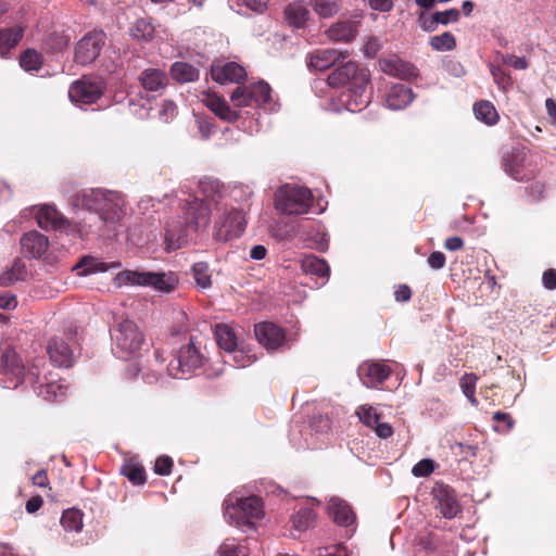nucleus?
Masks as SVG:
<instances>
[{"label": "nucleus", "mask_w": 556, "mask_h": 556, "mask_svg": "<svg viewBox=\"0 0 556 556\" xmlns=\"http://www.w3.org/2000/svg\"><path fill=\"white\" fill-rule=\"evenodd\" d=\"M42 357L35 358L26 369L13 349H5L1 357L0 386L15 389L25 383L46 401H55L64 396L68 384L63 379H55L51 371L46 370Z\"/></svg>", "instance_id": "nucleus-1"}, {"label": "nucleus", "mask_w": 556, "mask_h": 556, "mask_svg": "<svg viewBox=\"0 0 556 556\" xmlns=\"http://www.w3.org/2000/svg\"><path fill=\"white\" fill-rule=\"evenodd\" d=\"M182 215L169 217L165 222L164 237L166 249L175 251L186 245L210 224L214 211L199 197H190L182 204Z\"/></svg>", "instance_id": "nucleus-2"}, {"label": "nucleus", "mask_w": 556, "mask_h": 556, "mask_svg": "<svg viewBox=\"0 0 556 556\" xmlns=\"http://www.w3.org/2000/svg\"><path fill=\"white\" fill-rule=\"evenodd\" d=\"M369 81V71L355 62L349 61L338 66L328 76V86L346 87V91L341 96L340 103H330L327 109L336 112L344 109L352 113L362 111L370 102V92L367 90Z\"/></svg>", "instance_id": "nucleus-3"}, {"label": "nucleus", "mask_w": 556, "mask_h": 556, "mask_svg": "<svg viewBox=\"0 0 556 556\" xmlns=\"http://www.w3.org/2000/svg\"><path fill=\"white\" fill-rule=\"evenodd\" d=\"M73 210L96 214L98 228L115 225L126 214L125 201L121 193L104 189H85L73 194L68 200Z\"/></svg>", "instance_id": "nucleus-4"}, {"label": "nucleus", "mask_w": 556, "mask_h": 556, "mask_svg": "<svg viewBox=\"0 0 556 556\" xmlns=\"http://www.w3.org/2000/svg\"><path fill=\"white\" fill-rule=\"evenodd\" d=\"M224 516L227 521L240 528H254V520L264 516L263 503L260 497L251 495L240 497L237 494H229L223 504Z\"/></svg>", "instance_id": "nucleus-5"}, {"label": "nucleus", "mask_w": 556, "mask_h": 556, "mask_svg": "<svg viewBox=\"0 0 556 556\" xmlns=\"http://www.w3.org/2000/svg\"><path fill=\"white\" fill-rule=\"evenodd\" d=\"M116 285L148 287L160 293H170L175 290L178 279L174 273L124 270L115 278Z\"/></svg>", "instance_id": "nucleus-6"}, {"label": "nucleus", "mask_w": 556, "mask_h": 556, "mask_svg": "<svg viewBox=\"0 0 556 556\" xmlns=\"http://www.w3.org/2000/svg\"><path fill=\"white\" fill-rule=\"evenodd\" d=\"M230 100L235 106L254 105L268 113L276 112L279 109L278 102L271 96L270 86L264 80L244 87H237L231 93Z\"/></svg>", "instance_id": "nucleus-7"}, {"label": "nucleus", "mask_w": 556, "mask_h": 556, "mask_svg": "<svg viewBox=\"0 0 556 556\" xmlns=\"http://www.w3.org/2000/svg\"><path fill=\"white\" fill-rule=\"evenodd\" d=\"M31 210L35 211L37 225L41 229L64 231L66 233L73 232L79 238H84V235L94 231L92 225H88L85 220L73 226L70 219L58 211L54 205L42 204L37 207L35 206Z\"/></svg>", "instance_id": "nucleus-8"}, {"label": "nucleus", "mask_w": 556, "mask_h": 556, "mask_svg": "<svg viewBox=\"0 0 556 556\" xmlns=\"http://www.w3.org/2000/svg\"><path fill=\"white\" fill-rule=\"evenodd\" d=\"M113 341V353L123 359L136 355L143 342L144 337L140 328L130 319H123L111 330Z\"/></svg>", "instance_id": "nucleus-9"}, {"label": "nucleus", "mask_w": 556, "mask_h": 556, "mask_svg": "<svg viewBox=\"0 0 556 556\" xmlns=\"http://www.w3.org/2000/svg\"><path fill=\"white\" fill-rule=\"evenodd\" d=\"M245 229V218L241 210L225 206L214 212L212 238L215 242L226 243L240 238Z\"/></svg>", "instance_id": "nucleus-10"}, {"label": "nucleus", "mask_w": 556, "mask_h": 556, "mask_svg": "<svg viewBox=\"0 0 556 556\" xmlns=\"http://www.w3.org/2000/svg\"><path fill=\"white\" fill-rule=\"evenodd\" d=\"M313 195L309 189L301 186L285 185L275 195V207L282 214H306L312 206Z\"/></svg>", "instance_id": "nucleus-11"}, {"label": "nucleus", "mask_w": 556, "mask_h": 556, "mask_svg": "<svg viewBox=\"0 0 556 556\" xmlns=\"http://www.w3.org/2000/svg\"><path fill=\"white\" fill-rule=\"evenodd\" d=\"M204 356L192 339L180 348L178 354L167 366V372L175 379H182L203 365Z\"/></svg>", "instance_id": "nucleus-12"}, {"label": "nucleus", "mask_w": 556, "mask_h": 556, "mask_svg": "<svg viewBox=\"0 0 556 556\" xmlns=\"http://www.w3.org/2000/svg\"><path fill=\"white\" fill-rule=\"evenodd\" d=\"M102 92L103 85L100 79L84 76L71 85L68 97L76 104H91L102 96Z\"/></svg>", "instance_id": "nucleus-13"}, {"label": "nucleus", "mask_w": 556, "mask_h": 556, "mask_svg": "<svg viewBox=\"0 0 556 556\" xmlns=\"http://www.w3.org/2000/svg\"><path fill=\"white\" fill-rule=\"evenodd\" d=\"M105 41L103 31H92L84 36L76 46L75 60L77 63L90 64L99 55Z\"/></svg>", "instance_id": "nucleus-14"}, {"label": "nucleus", "mask_w": 556, "mask_h": 556, "mask_svg": "<svg viewBox=\"0 0 556 556\" xmlns=\"http://www.w3.org/2000/svg\"><path fill=\"white\" fill-rule=\"evenodd\" d=\"M432 495L435 508L444 518L453 519L462 511L456 494L448 485L437 483L432 489Z\"/></svg>", "instance_id": "nucleus-15"}, {"label": "nucleus", "mask_w": 556, "mask_h": 556, "mask_svg": "<svg viewBox=\"0 0 556 556\" xmlns=\"http://www.w3.org/2000/svg\"><path fill=\"white\" fill-rule=\"evenodd\" d=\"M327 509L336 525L346 528L351 533L354 532L356 516L344 500L337 496L330 497Z\"/></svg>", "instance_id": "nucleus-16"}, {"label": "nucleus", "mask_w": 556, "mask_h": 556, "mask_svg": "<svg viewBox=\"0 0 556 556\" xmlns=\"http://www.w3.org/2000/svg\"><path fill=\"white\" fill-rule=\"evenodd\" d=\"M358 377L367 388H376L389 378L391 369L379 362H365L357 369Z\"/></svg>", "instance_id": "nucleus-17"}, {"label": "nucleus", "mask_w": 556, "mask_h": 556, "mask_svg": "<svg viewBox=\"0 0 556 556\" xmlns=\"http://www.w3.org/2000/svg\"><path fill=\"white\" fill-rule=\"evenodd\" d=\"M199 191L203 200L214 212L228 206L225 201V190L223 185L213 178H205L200 181Z\"/></svg>", "instance_id": "nucleus-18"}, {"label": "nucleus", "mask_w": 556, "mask_h": 556, "mask_svg": "<svg viewBox=\"0 0 556 556\" xmlns=\"http://www.w3.org/2000/svg\"><path fill=\"white\" fill-rule=\"evenodd\" d=\"M254 332L257 341L268 351L278 350L285 342L281 328L273 323L265 321L255 325Z\"/></svg>", "instance_id": "nucleus-19"}, {"label": "nucleus", "mask_w": 556, "mask_h": 556, "mask_svg": "<svg viewBox=\"0 0 556 556\" xmlns=\"http://www.w3.org/2000/svg\"><path fill=\"white\" fill-rule=\"evenodd\" d=\"M212 78L219 84L240 83L245 78V70L236 62L214 64L211 68Z\"/></svg>", "instance_id": "nucleus-20"}, {"label": "nucleus", "mask_w": 556, "mask_h": 556, "mask_svg": "<svg viewBox=\"0 0 556 556\" xmlns=\"http://www.w3.org/2000/svg\"><path fill=\"white\" fill-rule=\"evenodd\" d=\"M21 248L27 257L39 258L48 251L49 240L37 230H31L21 238Z\"/></svg>", "instance_id": "nucleus-21"}, {"label": "nucleus", "mask_w": 556, "mask_h": 556, "mask_svg": "<svg viewBox=\"0 0 556 556\" xmlns=\"http://www.w3.org/2000/svg\"><path fill=\"white\" fill-rule=\"evenodd\" d=\"M379 65L383 73L402 79L414 78L418 75V71L413 64L404 62L395 55L381 60Z\"/></svg>", "instance_id": "nucleus-22"}, {"label": "nucleus", "mask_w": 556, "mask_h": 556, "mask_svg": "<svg viewBox=\"0 0 556 556\" xmlns=\"http://www.w3.org/2000/svg\"><path fill=\"white\" fill-rule=\"evenodd\" d=\"M527 149L523 147H514L503 155V166L505 172L516 180H521V170L526 165Z\"/></svg>", "instance_id": "nucleus-23"}, {"label": "nucleus", "mask_w": 556, "mask_h": 556, "mask_svg": "<svg viewBox=\"0 0 556 556\" xmlns=\"http://www.w3.org/2000/svg\"><path fill=\"white\" fill-rule=\"evenodd\" d=\"M47 352L52 363L62 367H70L74 361L73 350L63 338H53L47 345Z\"/></svg>", "instance_id": "nucleus-24"}, {"label": "nucleus", "mask_w": 556, "mask_h": 556, "mask_svg": "<svg viewBox=\"0 0 556 556\" xmlns=\"http://www.w3.org/2000/svg\"><path fill=\"white\" fill-rule=\"evenodd\" d=\"M415 98L413 90L403 85H393L386 94V105L393 111L408 106Z\"/></svg>", "instance_id": "nucleus-25"}, {"label": "nucleus", "mask_w": 556, "mask_h": 556, "mask_svg": "<svg viewBox=\"0 0 556 556\" xmlns=\"http://www.w3.org/2000/svg\"><path fill=\"white\" fill-rule=\"evenodd\" d=\"M340 59H344L342 52L334 49H319L309 54L308 66L316 71H326Z\"/></svg>", "instance_id": "nucleus-26"}, {"label": "nucleus", "mask_w": 556, "mask_h": 556, "mask_svg": "<svg viewBox=\"0 0 556 556\" xmlns=\"http://www.w3.org/2000/svg\"><path fill=\"white\" fill-rule=\"evenodd\" d=\"M202 101L207 109L225 122L233 123L239 118L238 112L231 110L227 101L216 94H206Z\"/></svg>", "instance_id": "nucleus-27"}, {"label": "nucleus", "mask_w": 556, "mask_h": 556, "mask_svg": "<svg viewBox=\"0 0 556 556\" xmlns=\"http://www.w3.org/2000/svg\"><path fill=\"white\" fill-rule=\"evenodd\" d=\"M140 83L146 90L156 92L166 87L168 78L160 68H147L140 75Z\"/></svg>", "instance_id": "nucleus-28"}, {"label": "nucleus", "mask_w": 556, "mask_h": 556, "mask_svg": "<svg viewBox=\"0 0 556 556\" xmlns=\"http://www.w3.org/2000/svg\"><path fill=\"white\" fill-rule=\"evenodd\" d=\"M301 268L304 273L309 275H315L319 278H324L325 283L330 274V267L327 262L323 258H319L315 255H307L301 262Z\"/></svg>", "instance_id": "nucleus-29"}, {"label": "nucleus", "mask_w": 556, "mask_h": 556, "mask_svg": "<svg viewBox=\"0 0 556 556\" xmlns=\"http://www.w3.org/2000/svg\"><path fill=\"white\" fill-rule=\"evenodd\" d=\"M308 16V9L300 1L290 3L285 10L286 21L294 28L303 27L306 24Z\"/></svg>", "instance_id": "nucleus-30"}, {"label": "nucleus", "mask_w": 556, "mask_h": 556, "mask_svg": "<svg viewBox=\"0 0 556 556\" xmlns=\"http://www.w3.org/2000/svg\"><path fill=\"white\" fill-rule=\"evenodd\" d=\"M214 334L218 346L226 353V355L237 348L238 338L232 327L225 324L217 325L215 327Z\"/></svg>", "instance_id": "nucleus-31"}, {"label": "nucleus", "mask_w": 556, "mask_h": 556, "mask_svg": "<svg viewBox=\"0 0 556 556\" xmlns=\"http://www.w3.org/2000/svg\"><path fill=\"white\" fill-rule=\"evenodd\" d=\"M24 29L20 26L0 29V56L8 55L20 40L23 38Z\"/></svg>", "instance_id": "nucleus-32"}, {"label": "nucleus", "mask_w": 556, "mask_h": 556, "mask_svg": "<svg viewBox=\"0 0 556 556\" xmlns=\"http://www.w3.org/2000/svg\"><path fill=\"white\" fill-rule=\"evenodd\" d=\"M27 277V269L25 262L16 258L12 266L0 274V286L8 287L18 280H24Z\"/></svg>", "instance_id": "nucleus-33"}, {"label": "nucleus", "mask_w": 556, "mask_h": 556, "mask_svg": "<svg viewBox=\"0 0 556 556\" xmlns=\"http://www.w3.org/2000/svg\"><path fill=\"white\" fill-rule=\"evenodd\" d=\"M333 41H350L356 36V27L351 22H338L327 30Z\"/></svg>", "instance_id": "nucleus-34"}, {"label": "nucleus", "mask_w": 556, "mask_h": 556, "mask_svg": "<svg viewBox=\"0 0 556 556\" xmlns=\"http://www.w3.org/2000/svg\"><path fill=\"white\" fill-rule=\"evenodd\" d=\"M119 266V263L108 264L96 257L89 256L84 257L76 268L81 269V275H90L94 273H104L108 271L110 268H117Z\"/></svg>", "instance_id": "nucleus-35"}, {"label": "nucleus", "mask_w": 556, "mask_h": 556, "mask_svg": "<svg viewBox=\"0 0 556 556\" xmlns=\"http://www.w3.org/2000/svg\"><path fill=\"white\" fill-rule=\"evenodd\" d=\"M172 77L180 83H189L198 79L199 71L186 63V62H175L170 67Z\"/></svg>", "instance_id": "nucleus-36"}, {"label": "nucleus", "mask_w": 556, "mask_h": 556, "mask_svg": "<svg viewBox=\"0 0 556 556\" xmlns=\"http://www.w3.org/2000/svg\"><path fill=\"white\" fill-rule=\"evenodd\" d=\"M473 113L477 119L486 125H494L498 121V114L490 101H480L473 105Z\"/></svg>", "instance_id": "nucleus-37"}, {"label": "nucleus", "mask_w": 556, "mask_h": 556, "mask_svg": "<svg viewBox=\"0 0 556 556\" xmlns=\"http://www.w3.org/2000/svg\"><path fill=\"white\" fill-rule=\"evenodd\" d=\"M250 549L236 539H226L218 547L217 556H248Z\"/></svg>", "instance_id": "nucleus-38"}, {"label": "nucleus", "mask_w": 556, "mask_h": 556, "mask_svg": "<svg viewBox=\"0 0 556 556\" xmlns=\"http://www.w3.org/2000/svg\"><path fill=\"white\" fill-rule=\"evenodd\" d=\"M255 362L254 355L244 351L243 348H235L233 351H230L227 355H225V363L232 364L236 368H245Z\"/></svg>", "instance_id": "nucleus-39"}, {"label": "nucleus", "mask_w": 556, "mask_h": 556, "mask_svg": "<svg viewBox=\"0 0 556 556\" xmlns=\"http://www.w3.org/2000/svg\"><path fill=\"white\" fill-rule=\"evenodd\" d=\"M61 525L65 531H81L84 525L83 513L75 508L64 510L61 517Z\"/></svg>", "instance_id": "nucleus-40"}, {"label": "nucleus", "mask_w": 556, "mask_h": 556, "mask_svg": "<svg viewBox=\"0 0 556 556\" xmlns=\"http://www.w3.org/2000/svg\"><path fill=\"white\" fill-rule=\"evenodd\" d=\"M429 45L434 51L447 52L456 48V39L452 33L445 31L430 37Z\"/></svg>", "instance_id": "nucleus-41"}, {"label": "nucleus", "mask_w": 556, "mask_h": 556, "mask_svg": "<svg viewBox=\"0 0 556 556\" xmlns=\"http://www.w3.org/2000/svg\"><path fill=\"white\" fill-rule=\"evenodd\" d=\"M195 285L201 289H208L212 286V276L207 263L198 262L191 268Z\"/></svg>", "instance_id": "nucleus-42"}, {"label": "nucleus", "mask_w": 556, "mask_h": 556, "mask_svg": "<svg viewBox=\"0 0 556 556\" xmlns=\"http://www.w3.org/2000/svg\"><path fill=\"white\" fill-rule=\"evenodd\" d=\"M154 31V26L146 18L138 20L130 28L131 37L139 41H149L153 38Z\"/></svg>", "instance_id": "nucleus-43"}, {"label": "nucleus", "mask_w": 556, "mask_h": 556, "mask_svg": "<svg viewBox=\"0 0 556 556\" xmlns=\"http://www.w3.org/2000/svg\"><path fill=\"white\" fill-rule=\"evenodd\" d=\"M20 65L26 72H37L42 65V56L35 49H27L20 56Z\"/></svg>", "instance_id": "nucleus-44"}, {"label": "nucleus", "mask_w": 556, "mask_h": 556, "mask_svg": "<svg viewBox=\"0 0 556 556\" xmlns=\"http://www.w3.org/2000/svg\"><path fill=\"white\" fill-rule=\"evenodd\" d=\"M316 514L311 508H301L292 517L293 527L298 531H306L314 526Z\"/></svg>", "instance_id": "nucleus-45"}, {"label": "nucleus", "mask_w": 556, "mask_h": 556, "mask_svg": "<svg viewBox=\"0 0 556 556\" xmlns=\"http://www.w3.org/2000/svg\"><path fill=\"white\" fill-rule=\"evenodd\" d=\"M121 472L128 478V480L135 484L140 485L146 481V472L142 465L137 463H126L122 468Z\"/></svg>", "instance_id": "nucleus-46"}, {"label": "nucleus", "mask_w": 556, "mask_h": 556, "mask_svg": "<svg viewBox=\"0 0 556 556\" xmlns=\"http://www.w3.org/2000/svg\"><path fill=\"white\" fill-rule=\"evenodd\" d=\"M315 12L324 18L334 15L339 11L338 0H312Z\"/></svg>", "instance_id": "nucleus-47"}, {"label": "nucleus", "mask_w": 556, "mask_h": 556, "mask_svg": "<svg viewBox=\"0 0 556 556\" xmlns=\"http://www.w3.org/2000/svg\"><path fill=\"white\" fill-rule=\"evenodd\" d=\"M356 415L359 420L371 430L380 420V415L372 408V406L366 404L357 408Z\"/></svg>", "instance_id": "nucleus-48"}, {"label": "nucleus", "mask_w": 556, "mask_h": 556, "mask_svg": "<svg viewBox=\"0 0 556 556\" xmlns=\"http://www.w3.org/2000/svg\"><path fill=\"white\" fill-rule=\"evenodd\" d=\"M477 380H478V378L473 374H466L460 379V388L463 390V393L465 394V396L469 400V402L472 405L478 404V401L475 396Z\"/></svg>", "instance_id": "nucleus-49"}, {"label": "nucleus", "mask_w": 556, "mask_h": 556, "mask_svg": "<svg viewBox=\"0 0 556 556\" xmlns=\"http://www.w3.org/2000/svg\"><path fill=\"white\" fill-rule=\"evenodd\" d=\"M435 469V464L432 459L425 458L419 460L412 469V473L416 478H425L430 476Z\"/></svg>", "instance_id": "nucleus-50"}, {"label": "nucleus", "mask_w": 556, "mask_h": 556, "mask_svg": "<svg viewBox=\"0 0 556 556\" xmlns=\"http://www.w3.org/2000/svg\"><path fill=\"white\" fill-rule=\"evenodd\" d=\"M435 20L441 25H448L450 23H456L459 20L460 13L457 9H448L446 11L434 12Z\"/></svg>", "instance_id": "nucleus-51"}, {"label": "nucleus", "mask_w": 556, "mask_h": 556, "mask_svg": "<svg viewBox=\"0 0 556 556\" xmlns=\"http://www.w3.org/2000/svg\"><path fill=\"white\" fill-rule=\"evenodd\" d=\"M316 556H349L348 547L343 544L319 547Z\"/></svg>", "instance_id": "nucleus-52"}, {"label": "nucleus", "mask_w": 556, "mask_h": 556, "mask_svg": "<svg viewBox=\"0 0 556 556\" xmlns=\"http://www.w3.org/2000/svg\"><path fill=\"white\" fill-rule=\"evenodd\" d=\"M159 114H160V118L164 123H168L176 116L177 105L170 100H165L162 102L161 110H160Z\"/></svg>", "instance_id": "nucleus-53"}, {"label": "nucleus", "mask_w": 556, "mask_h": 556, "mask_svg": "<svg viewBox=\"0 0 556 556\" xmlns=\"http://www.w3.org/2000/svg\"><path fill=\"white\" fill-rule=\"evenodd\" d=\"M418 22L421 29L427 33L435 31L440 24L439 21L435 20L434 13H432L431 15H426L424 13L420 14V16L418 17Z\"/></svg>", "instance_id": "nucleus-54"}, {"label": "nucleus", "mask_w": 556, "mask_h": 556, "mask_svg": "<svg viewBox=\"0 0 556 556\" xmlns=\"http://www.w3.org/2000/svg\"><path fill=\"white\" fill-rule=\"evenodd\" d=\"M173 460L168 456H161L156 459L154 471L160 476H168L172 471Z\"/></svg>", "instance_id": "nucleus-55"}, {"label": "nucleus", "mask_w": 556, "mask_h": 556, "mask_svg": "<svg viewBox=\"0 0 556 556\" xmlns=\"http://www.w3.org/2000/svg\"><path fill=\"white\" fill-rule=\"evenodd\" d=\"M240 8L262 13L267 8L268 0H237Z\"/></svg>", "instance_id": "nucleus-56"}, {"label": "nucleus", "mask_w": 556, "mask_h": 556, "mask_svg": "<svg viewBox=\"0 0 556 556\" xmlns=\"http://www.w3.org/2000/svg\"><path fill=\"white\" fill-rule=\"evenodd\" d=\"M491 74L493 76V79L495 84L502 88L506 89L509 85L510 78L509 76L498 66H492L491 67Z\"/></svg>", "instance_id": "nucleus-57"}, {"label": "nucleus", "mask_w": 556, "mask_h": 556, "mask_svg": "<svg viewBox=\"0 0 556 556\" xmlns=\"http://www.w3.org/2000/svg\"><path fill=\"white\" fill-rule=\"evenodd\" d=\"M503 62L515 70H526L529 66L528 60L525 56H516L513 54L504 55Z\"/></svg>", "instance_id": "nucleus-58"}, {"label": "nucleus", "mask_w": 556, "mask_h": 556, "mask_svg": "<svg viewBox=\"0 0 556 556\" xmlns=\"http://www.w3.org/2000/svg\"><path fill=\"white\" fill-rule=\"evenodd\" d=\"M427 263L430 268L440 270L445 266V255L440 251H434L429 255Z\"/></svg>", "instance_id": "nucleus-59"}, {"label": "nucleus", "mask_w": 556, "mask_h": 556, "mask_svg": "<svg viewBox=\"0 0 556 556\" xmlns=\"http://www.w3.org/2000/svg\"><path fill=\"white\" fill-rule=\"evenodd\" d=\"M380 48H381L380 40L376 37H370V38H368V40L366 41V43L364 46V53L369 58H374V56H376V54L378 53Z\"/></svg>", "instance_id": "nucleus-60"}, {"label": "nucleus", "mask_w": 556, "mask_h": 556, "mask_svg": "<svg viewBox=\"0 0 556 556\" xmlns=\"http://www.w3.org/2000/svg\"><path fill=\"white\" fill-rule=\"evenodd\" d=\"M372 430L380 439H388L393 434L392 426L388 422H382L381 420L377 422V426H375Z\"/></svg>", "instance_id": "nucleus-61"}, {"label": "nucleus", "mask_w": 556, "mask_h": 556, "mask_svg": "<svg viewBox=\"0 0 556 556\" xmlns=\"http://www.w3.org/2000/svg\"><path fill=\"white\" fill-rule=\"evenodd\" d=\"M197 124L202 139H208L211 135L214 132V126L211 124L210 121L205 118H198Z\"/></svg>", "instance_id": "nucleus-62"}, {"label": "nucleus", "mask_w": 556, "mask_h": 556, "mask_svg": "<svg viewBox=\"0 0 556 556\" xmlns=\"http://www.w3.org/2000/svg\"><path fill=\"white\" fill-rule=\"evenodd\" d=\"M528 193H529V197L533 200V201H536V200H540L542 197H543V193L545 191V187L543 184L539 182V181H535V182H532L528 188Z\"/></svg>", "instance_id": "nucleus-63"}, {"label": "nucleus", "mask_w": 556, "mask_h": 556, "mask_svg": "<svg viewBox=\"0 0 556 556\" xmlns=\"http://www.w3.org/2000/svg\"><path fill=\"white\" fill-rule=\"evenodd\" d=\"M543 286L548 290L556 289V269H547L542 277Z\"/></svg>", "instance_id": "nucleus-64"}]
</instances>
